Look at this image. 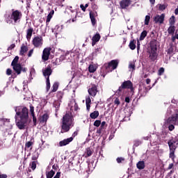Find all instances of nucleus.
I'll use <instances>...</instances> for the list:
<instances>
[{"mask_svg": "<svg viewBox=\"0 0 178 178\" xmlns=\"http://www.w3.org/2000/svg\"><path fill=\"white\" fill-rule=\"evenodd\" d=\"M46 90L47 91H49L50 88H51V83H50V76L47 77L46 79Z\"/></svg>", "mask_w": 178, "mask_h": 178, "instance_id": "f704fd0d", "label": "nucleus"}, {"mask_svg": "<svg viewBox=\"0 0 178 178\" xmlns=\"http://www.w3.org/2000/svg\"><path fill=\"white\" fill-rule=\"evenodd\" d=\"M33 54V49H31L28 54L29 58H31Z\"/></svg>", "mask_w": 178, "mask_h": 178, "instance_id": "0e129e2a", "label": "nucleus"}, {"mask_svg": "<svg viewBox=\"0 0 178 178\" xmlns=\"http://www.w3.org/2000/svg\"><path fill=\"white\" fill-rule=\"evenodd\" d=\"M78 134H79V131H74L72 137H70L69 138H65L62 141H60V143H59L60 147H63L65 145H67L68 144H70V143H72V141H73L74 137L78 136Z\"/></svg>", "mask_w": 178, "mask_h": 178, "instance_id": "0eeeda50", "label": "nucleus"}, {"mask_svg": "<svg viewBox=\"0 0 178 178\" xmlns=\"http://www.w3.org/2000/svg\"><path fill=\"white\" fill-rule=\"evenodd\" d=\"M147 35V31L145 29L144 31H143V32L140 34V41H143V40H145Z\"/></svg>", "mask_w": 178, "mask_h": 178, "instance_id": "c756f323", "label": "nucleus"}, {"mask_svg": "<svg viewBox=\"0 0 178 178\" xmlns=\"http://www.w3.org/2000/svg\"><path fill=\"white\" fill-rule=\"evenodd\" d=\"M34 29L33 28H29L26 31V38L27 40H31L33 33Z\"/></svg>", "mask_w": 178, "mask_h": 178, "instance_id": "4be33fe9", "label": "nucleus"}, {"mask_svg": "<svg viewBox=\"0 0 178 178\" xmlns=\"http://www.w3.org/2000/svg\"><path fill=\"white\" fill-rule=\"evenodd\" d=\"M51 48H44L43 49L42 55V60L43 62H47L49 59V56L51 55Z\"/></svg>", "mask_w": 178, "mask_h": 178, "instance_id": "f8f14e48", "label": "nucleus"}, {"mask_svg": "<svg viewBox=\"0 0 178 178\" xmlns=\"http://www.w3.org/2000/svg\"><path fill=\"white\" fill-rule=\"evenodd\" d=\"M100 124H102V120H95L93 124L96 127H99Z\"/></svg>", "mask_w": 178, "mask_h": 178, "instance_id": "09e8293b", "label": "nucleus"}, {"mask_svg": "<svg viewBox=\"0 0 178 178\" xmlns=\"http://www.w3.org/2000/svg\"><path fill=\"white\" fill-rule=\"evenodd\" d=\"M74 111H78L79 109V105L76 101V99H74Z\"/></svg>", "mask_w": 178, "mask_h": 178, "instance_id": "4d7b16f0", "label": "nucleus"}, {"mask_svg": "<svg viewBox=\"0 0 178 178\" xmlns=\"http://www.w3.org/2000/svg\"><path fill=\"white\" fill-rule=\"evenodd\" d=\"M131 90V92L134 94V84L130 80H127V81H124L122 84L119 87L118 91V92H122L123 90Z\"/></svg>", "mask_w": 178, "mask_h": 178, "instance_id": "20e7f679", "label": "nucleus"}, {"mask_svg": "<svg viewBox=\"0 0 178 178\" xmlns=\"http://www.w3.org/2000/svg\"><path fill=\"white\" fill-rule=\"evenodd\" d=\"M32 145H33V143L32 141H28L27 143H26V148H30L31 147H32Z\"/></svg>", "mask_w": 178, "mask_h": 178, "instance_id": "3c124183", "label": "nucleus"}, {"mask_svg": "<svg viewBox=\"0 0 178 178\" xmlns=\"http://www.w3.org/2000/svg\"><path fill=\"white\" fill-rule=\"evenodd\" d=\"M174 51V48L170 47L169 48L168 51V54H169L170 55L172 54Z\"/></svg>", "mask_w": 178, "mask_h": 178, "instance_id": "052dcab7", "label": "nucleus"}, {"mask_svg": "<svg viewBox=\"0 0 178 178\" xmlns=\"http://www.w3.org/2000/svg\"><path fill=\"white\" fill-rule=\"evenodd\" d=\"M12 73H13L12 69H7V70H6V74H7L8 76H10V75L12 74Z\"/></svg>", "mask_w": 178, "mask_h": 178, "instance_id": "bf43d9fd", "label": "nucleus"}, {"mask_svg": "<svg viewBox=\"0 0 178 178\" xmlns=\"http://www.w3.org/2000/svg\"><path fill=\"white\" fill-rule=\"evenodd\" d=\"M119 65V60H111V62H108V63L104 65V67L106 70L108 69H111L112 70H115L117 69L118 66Z\"/></svg>", "mask_w": 178, "mask_h": 178, "instance_id": "9d476101", "label": "nucleus"}, {"mask_svg": "<svg viewBox=\"0 0 178 178\" xmlns=\"http://www.w3.org/2000/svg\"><path fill=\"white\" fill-rule=\"evenodd\" d=\"M171 140H172V143L173 145H177H177H178V136H175V137H172Z\"/></svg>", "mask_w": 178, "mask_h": 178, "instance_id": "58836bf2", "label": "nucleus"}, {"mask_svg": "<svg viewBox=\"0 0 178 178\" xmlns=\"http://www.w3.org/2000/svg\"><path fill=\"white\" fill-rule=\"evenodd\" d=\"M159 42L157 40H152L149 42V48L148 49L147 51V54L149 55V59L152 60V62H154L158 58V54H157V45Z\"/></svg>", "mask_w": 178, "mask_h": 178, "instance_id": "7ed1b4c3", "label": "nucleus"}, {"mask_svg": "<svg viewBox=\"0 0 178 178\" xmlns=\"http://www.w3.org/2000/svg\"><path fill=\"white\" fill-rule=\"evenodd\" d=\"M170 26H175L176 23L175 15H172L169 19Z\"/></svg>", "mask_w": 178, "mask_h": 178, "instance_id": "72a5a7b5", "label": "nucleus"}, {"mask_svg": "<svg viewBox=\"0 0 178 178\" xmlns=\"http://www.w3.org/2000/svg\"><path fill=\"white\" fill-rule=\"evenodd\" d=\"M34 113H35V108L33 105L31 104L30 105V113L31 116H33V118Z\"/></svg>", "mask_w": 178, "mask_h": 178, "instance_id": "49530a36", "label": "nucleus"}, {"mask_svg": "<svg viewBox=\"0 0 178 178\" xmlns=\"http://www.w3.org/2000/svg\"><path fill=\"white\" fill-rule=\"evenodd\" d=\"M55 13L54 10H51L50 13H49L47 19H46V23H49V22H51L54 15Z\"/></svg>", "mask_w": 178, "mask_h": 178, "instance_id": "5701e85b", "label": "nucleus"}, {"mask_svg": "<svg viewBox=\"0 0 178 178\" xmlns=\"http://www.w3.org/2000/svg\"><path fill=\"white\" fill-rule=\"evenodd\" d=\"M89 15L92 26H95V24H97L96 17L98 16L97 11H90Z\"/></svg>", "mask_w": 178, "mask_h": 178, "instance_id": "4468645a", "label": "nucleus"}, {"mask_svg": "<svg viewBox=\"0 0 178 178\" xmlns=\"http://www.w3.org/2000/svg\"><path fill=\"white\" fill-rule=\"evenodd\" d=\"M22 72H24V73L27 72L26 67H22V65L17 62L15 73L17 74H21Z\"/></svg>", "mask_w": 178, "mask_h": 178, "instance_id": "dca6fc26", "label": "nucleus"}, {"mask_svg": "<svg viewBox=\"0 0 178 178\" xmlns=\"http://www.w3.org/2000/svg\"><path fill=\"white\" fill-rule=\"evenodd\" d=\"M168 145H169V149H170V158H171V159L172 161H175V151L177 149V145H174V144L172 143V138L170 140H169Z\"/></svg>", "mask_w": 178, "mask_h": 178, "instance_id": "423d86ee", "label": "nucleus"}, {"mask_svg": "<svg viewBox=\"0 0 178 178\" xmlns=\"http://www.w3.org/2000/svg\"><path fill=\"white\" fill-rule=\"evenodd\" d=\"M70 58V54L68 52H66L65 55H61L60 56V63L63 62L64 60H69Z\"/></svg>", "mask_w": 178, "mask_h": 178, "instance_id": "b1692460", "label": "nucleus"}, {"mask_svg": "<svg viewBox=\"0 0 178 178\" xmlns=\"http://www.w3.org/2000/svg\"><path fill=\"white\" fill-rule=\"evenodd\" d=\"M175 26H172V25H170L168 29V34H175Z\"/></svg>", "mask_w": 178, "mask_h": 178, "instance_id": "4c0bfd02", "label": "nucleus"}, {"mask_svg": "<svg viewBox=\"0 0 178 178\" xmlns=\"http://www.w3.org/2000/svg\"><path fill=\"white\" fill-rule=\"evenodd\" d=\"M124 101H125V102H127V104H129V103H130V97H126Z\"/></svg>", "mask_w": 178, "mask_h": 178, "instance_id": "338daca9", "label": "nucleus"}, {"mask_svg": "<svg viewBox=\"0 0 178 178\" xmlns=\"http://www.w3.org/2000/svg\"><path fill=\"white\" fill-rule=\"evenodd\" d=\"M33 122L34 126H37V118L35 116V112L33 113Z\"/></svg>", "mask_w": 178, "mask_h": 178, "instance_id": "603ef678", "label": "nucleus"}, {"mask_svg": "<svg viewBox=\"0 0 178 178\" xmlns=\"http://www.w3.org/2000/svg\"><path fill=\"white\" fill-rule=\"evenodd\" d=\"M52 74V69L51 66H47V67L43 70V76L44 77H49Z\"/></svg>", "mask_w": 178, "mask_h": 178, "instance_id": "6ab92c4d", "label": "nucleus"}, {"mask_svg": "<svg viewBox=\"0 0 178 178\" xmlns=\"http://www.w3.org/2000/svg\"><path fill=\"white\" fill-rule=\"evenodd\" d=\"M131 5V0H121L120 1V7L121 9H127Z\"/></svg>", "mask_w": 178, "mask_h": 178, "instance_id": "2eb2a0df", "label": "nucleus"}, {"mask_svg": "<svg viewBox=\"0 0 178 178\" xmlns=\"http://www.w3.org/2000/svg\"><path fill=\"white\" fill-rule=\"evenodd\" d=\"M22 17V13L19 11V10H14V11H12V14L10 15L11 22L13 21L14 23H19Z\"/></svg>", "mask_w": 178, "mask_h": 178, "instance_id": "39448f33", "label": "nucleus"}, {"mask_svg": "<svg viewBox=\"0 0 178 178\" xmlns=\"http://www.w3.org/2000/svg\"><path fill=\"white\" fill-rule=\"evenodd\" d=\"M16 45L15 44H12L9 47H8V51H12V49H14L15 48Z\"/></svg>", "mask_w": 178, "mask_h": 178, "instance_id": "680f3d73", "label": "nucleus"}, {"mask_svg": "<svg viewBox=\"0 0 178 178\" xmlns=\"http://www.w3.org/2000/svg\"><path fill=\"white\" fill-rule=\"evenodd\" d=\"M60 175H61L60 172H57V173L54 177V178H60Z\"/></svg>", "mask_w": 178, "mask_h": 178, "instance_id": "e2e57ef3", "label": "nucleus"}, {"mask_svg": "<svg viewBox=\"0 0 178 178\" xmlns=\"http://www.w3.org/2000/svg\"><path fill=\"white\" fill-rule=\"evenodd\" d=\"M28 51H29L28 47L26 45H22V47H21L20 55L22 56H24V54L28 52Z\"/></svg>", "mask_w": 178, "mask_h": 178, "instance_id": "a878e982", "label": "nucleus"}, {"mask_svg": "<svg viewBox=\"0 0 178 178\" xmlns=\"http://www.w3.org/2000/svg\"><path fill=\"white\" fill-rule=\"evenodd\" d=\"M7 177H8V175L6 174L0 175V178H7Z\"/></svg>", "mask_w": 178, "mask_h": 178, "instance_id": "774afa93", "label": "nucleus"}, {"mask_svg": "<svg viewBox=\"0 0 178 178\" xmlns=\"http://www.w3.org/2000/svg\"><path fill=\"white\" fill-rule=\"evenodd\" d=\"M129 68L132 69L133 70H135V69H136L135 63H129Z\"/></svg>", "mask_w": 178, "mask_h": 178, "instance_id": "864d4df0", "label": "nucleus"}, {"mask_svg": "<svg viewBox=\"0 0 178 178\" xmlns=\"http://www.w3.org/2000/svg\"><path fill=\"white\" fill-rule=\"evenodd\" d=\"M53 106H54V108H56V111H58V109L60 106V101H54Z\"/></svg>", "mask_w": 178, "mask_h": 178, "instance_id": "ea45409f", "label": "nucleus"}, {"mask_svg": "<svg viewBox=\"0 0 178 178\" xmlns=\"http://www.w3.org/2000/svg\"><path fill=\"white\" fill-rule=\"evenodd\" d=\"M30 166L33 170H35V169H36L37 168L36 162L35 161H33V162L30 163Z\"/></svg>", "mask_w": 178, "mask_h": 178, "instance_id": "c03bdc74", "label": "nucleus"}, {"mask_svg": "<svg viewBox=\"0 0 178 178\" xmlns=\"http://www.w3.org/2000/svg\"><path fill=\"white\" fill-rule=\"evenodd\" d=\"M122 161H124V158H117V162L118 163H121Z\"/></svg>", "mask_w": 178, "mask_h": 178, "instance_id": "69168bd1", "label": "nucleus"}, {"mask_svg": "<svg viewBox=\"0 0 178 178\" xmlns=\"http://www.w3.org/2000/svg\"><path fill=\"white\" fill-rule=\"evenodd\" d=\"M19 56H15L13 60L12 61L11 66L14 72H15L17 63L19 62Z\"/></svg>", "mask_w": 178, "mask_h": 178, "instance_id": "aec40b11", "label": "nucleus"}, {"mask_svg": "<svg viewBox=\"0 0 178 178\" xmlns=\"http://www.w3.org/2000/svg\"><path fill=\"white\" fill-rule=\"evenodd\" d=\"M93 154V149L90 147H88L86 149V158H88V156H91Z\"/></svg>", "mask_w": 178, "mask_h": 178, "instance_id": "7c9ffc66", "label": "nucleus"}, {"mask_svg": "<svg viewBox=\"0 0 178 178\" xmlns=\"http://www.w3.org/2000/svg\"><path fill=\"white\" fill-rule=\"evenodd\" d=\"M15 112L17 116H19L20 119L24 123V127L25 129L26 124L29 120V109L26 106H16Z\"/></svg>", "mask_w": 178, "mask_h": 178, "instance_id": "f03ea898", "label": "nucleus"}, {"mask_svg": "<svg viewBox=\"0 0 178 178\" xmlns=\"http://www.w3.org/2000/svg\"><path fill=\"white\" fill-rule=\"evenodd\" d=\"M49 119V115L48 113H44L39 119L40 123H44L47 124V120Z\"/></svg>", "mask_w": 178, "mask_h": 178, "instance_id": "f3484780", "label": "nucleus"}, {"mask_svg": "<svg viewBox=\"0 0 178 178\" xmlns=\"http://www.w3.org/2000/svg\"><path fill=\"white\" fill-rule=\"evenodd\" d=\"M159 6V10H165L166 8H168L167 3H165L164 4H158Z\"/></svg>", "mask_w": 178, "mask_h": 178, "instance_id": "e433bc0d", "label": "nucleus"}, {"mask_svg": "<svg viewBox=\"0 0 178 178\" xmlns=\"http://www.w3.org/2000/svg\"><path fill=\"white\" fill-rule=\"evenodd\" d=\"M74 126V118L72 112H66L63 116L61 124V133H67L70 131L72 127Z\"/></svg>", "mask_w": 178, "mask_h": 178, "instance_id": "f257e3e1", "label": "nucleus"}, {"mask_svg": "<svg viewBox=\"0 0 178 178\" xmlns=\"http://www.w3.org/2000/svg\"><path fill=\"white\" fill-rule=\"evenodd\" d=\"M55 175V171L51 170L49 172H46V177L47 178H52Z\"/></svg>", "mask_w": 178, "mask_h": 178, "instance_id": "2f4dec72", "label": "nucleus"}, {"mask_svg": "<svg viewBox=\"0 0 178 178\" xmlns=\"http://www.w3.org/2000/svg\"><path fill=\"white\" fill-rule=\"evenodd\" d=\"M140 144L141 141H140L139 140H136L134 143V147H138V145H140Z\"/></svg>", "mask_w": 178, "mask_h": 178, "instance_id": "5fc2aeb1", "label": "nucleus"}, {"mask_svg": "<svg viewBox=\"0 0 178 178\" xmlns=\"http://www.w3.org/2000/svg\"><path fill=\"white\" fill-rule=\"evenodd\" d=\"M53 64L56 65H60V57L53 60Z\"/></svg>", "mask_w": 178, "mask_h": 178, "instance_id": "8fccbe9b", "label": "nucleus"}, {"mask_svg": "<svg viewBox=\"0 0 178 178\" xmlns=\"http://www.w3.org/2000/svg\"><path fill=\"white\" fill-rule=\"evenodd\" d=\"M136 41H135V40H133L129 43V47L130 49H131L132 51H134V49H136Z\"/></svg>", "mask_w": 178, "mask_h": 178, "instance_id": "c85d7f7f", "label": "nucleus"}, {"mask_svg": "<svg viewBox=\"0 0 178 178\" xmlns=\"http://www.w3.org/2000/svg\"><path fill=\"white\" fill-rule=\"evenodd\" d=\"M59 87L58 83L56 82L54 84H53L51 92H56L58 91Z\"/></svg>", "mask_w": 178, "mask_h": 178, "instance_id": "c9c22d12", "label": "nucleus"}, {"mask_svg": "<svg viewBox=\"0 0 178 178\" xmlns=\"http://www.w3.org/2000/svg\"><path fill=\"white\" fill-rule=\"evenodd\" d=\"M164 72H165L164 67H161L159 70V75L162 76V74H163Z\"/></svg>", "mask_w": 178, "mask_h": 178, "instance_id": "6e6d98bb", "label": "nucleus"}, {"mask_svg": "<svg viewBox=\"0 0 178 178\" xmlns=\"http://www.w3.org/2000/svg\"><path fill=\"white\" fill-rule=\"evenodd\" d=\"M151 17L150 15H145V25L149 26V22H150Z\"/></svg>", "mask_w": 178, "mask_h": 178, "instance_id": "a19ab883", "label": "nucleus"}, {"mask_svg": "<svg viewBox=\"0 0 178 178\" xmlns=\"http://www.w3.org/2000/svg\"><path fill=\"white\" fill-rule=\"evenodd\" d=\"M39 155H40L39 152H35L34 154H33L32 160L34 161H37Z\"/></svg>", "mask_w": 178, "mask_h": 178, "instance_id": "79ce46f5", "label": "nucleus"}, {"mask_svg": "<svg viewBox=\"0 0 178 178\" xmlns=\"http://www.w3.org/2000/svg\"><path fill=\"white\" fill-rule=\"evenodd\" d=\"M97 70V66L95 65H90L88 67V71L90 73H95Z\"/></svg>", "mask_w": 178, "mask_h": 178, "instance_id": "473e14b6", "label": "nucleus"}, {"mask_svg": "<svg viewBox=\"0 0 178 178\" xmlns=\"http://www.w3.org/2000/svg\"><path fill=\"white\" fill-rule=\"evenodd\" d=\"M136 166L138 168V169H139L140 170L145 169V161H139L137 163H136Z\"/></svg>", "mask_w": 178, "mask_h": 178, "instance_id": "412c9836", "label": "nucleus"}, {"mask_svg": "<svg viewBox=\"0 0 178 178\" xmlns=\"http://www.w3.org/2000/svg\"><path fill=\"white\" fill-rule=\"evenodd\" d=\"M99 116V111H95L94 112H92L90 113V117L91 119H97Z\"/></svg>", "mask_w": 178, "mask_h": 178, "instance_id": "cd10ccee", "label": "nucleus"}, {"mask_svg": "<svg viewBox=\"0 0 178 178\" xmlns=\"http://www.w3.org/2000/svg\"><path fill=\"white\" fill-rule=\"evenodd\" d=\"M167 123H173L174 126H178V110L168 118Z\"/></svg>", "mask_w": 178, "mask_h": 178, "instance_id": "1a4fd4ad", "label": "nucleus"}, {"mask_svg": "<svg viewBox=\"0 0 178 178\" xmlns=\"http://www.w3.org/2000/svg\"><path fill=\"white\" fill-rule=\"evenodd\" d=\"M168 124H169L168 129H169L170 131H173V130H175V126H174V124L173 123H168Z\"/></svg>", "mask_w": 178, "mask_h": 178, "instance_id": "de8ad7c7", "label": "nucleus"}, {"mask_svg": "<svg viewBox=\"0 0 178 178\" xmlns=\"http://www.w3.org/2000/svg\"><path fill=\"white\" fill-rule=\"evenodd\" d=\"M114 104L117 106L120 105V101L119 98H115V99L114 100Z\"/></svg>", "mask_w": 178, "mask_h": 178, "instance_id": "13d9d810", "label": "nucleus"}, {"mask_svg": "<svg viewBox=\"0 0 178 178\" xmlns=\"http://www.w3.org/2000/svg\"><path fill=\"white\" fill-rule=\"evenodd\" d=\"M89 95L91 97H96L97 92H99L98 86L96 84H91L88 90Z\"/></svg>", "mask_w": 178, "mask_h": 178, "instance_id": "9b49d317", "label": "nucleus"}, {"mask_svg": "<svg viewBox=\"0 0 178 178\" xmlns=\"http://www.w3.org/2000/svg\"><path fill=\"white\" fill-rule=\"evenodd\" d=\"M16 125L20 130H23L24 129H25L24 123L23 122V120H22V119H20L19 122H17Z\"/></svg>", "mask_w": 178, "mask_h": 178, "instance_id": "bb28decb", "label": "nucleus"}, {"mask_svg": "<svg viewBox=\"0 0 178 178\" xmlns=\"http://www.w3.org/2000/svg\"><path fill=\"white\" fill-rule=\"evenodd\" d=\"M92 100L91 98L88 97L86 99V109L88 112L90 111Z\"/></svg>", "mask_w": 178, "mask_h": 178, "instance_id": "393cba45", "label": "nucleus"}, {"mask_svg": "<svg viewBox=\"0 0 178 178\" xmlns=\"http://www.w3.org/2000/svg\"><path fill=\"white\" fill-rule=\"evenodd\" d=\"M165 16V14H164V13L161 14V15L157 14L155 17H154V22L155 23H159V24H163V23H164Z\"/></svg>", "mask_w": 178, "mask_h": 178, "instance_id": "ddd939ff", "label": "nucleus"}, {"mask_svg": "<svg viewBox=\"0 0 178 178\" xmlns=\"http://www.w3.org/2000/svg\"><path fill=\"white\" fill-rule=\"evenodd\" d=\"M43 42L44 40L41 35L35 37L32 40L33 45L35 48H41L43 45Z\"/></svg>", "mask_w": 178, "mask_h": 178, "instance_id": "6e6552de", "label": "nucleus"}, {"mask_svg": "<svg viewBox=\"0 0 178 178\" xmlns=\"http://www.w3.org/2000/svg\"><path fill=\"white\" fill-rule=\"evenodd\" d=\"M63 95L64 92L63 91H58L57 92V98H58V99H63Z\"/></svg>", "mask_w": 178, "mask_h": 178, "instance_id": "37998d69", "label": "nucleus"}, {"mask_svg": "<svg viewBox=\"0 0 178 178\" xmlns=\"http://www.w3.org/2000/svg\"><path fill=\"white\" fill-rule=\"evenodd\" d=\"M91 6H92V9L93 12H97V10L98 9L97 4H96V3H92Z\"/></svg>", "mask_w": 178, "mask_h": 178, "instance_id": "a18cd8bd", "label": "nucleus"}, {"mask_svg": "<svg viewBox=\"0 0 178 178\" xmlns=\"http://www.w3.org/2000/svg\"><path fill=\"white\" fill-rule=\"evenodd\" d=\"M101 40V35L99 33L95 34L92 39V47H95L96 45L97 42H99Z\"/></svg>", "mask_w": 178, "mask_h": 178, "instance_id": "a211bd4d", "label": "nucleus"}]
</instances>
